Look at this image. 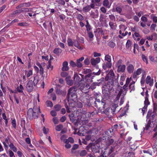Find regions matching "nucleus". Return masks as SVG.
<instances>
[{
    "label": "nucleus",
    "instance_id": "obj_1",
    "mask_svg": "<svg viewBox=\"0 0 157 157\" xmlns=\"http://www.w3.org/2000/svg\"><path fill=\"white\" fill-rule=\"evenodd\" d=\"M41 113L39 107L38 108L36 106H34L33 108L29 109L27 111V118L30 120H31L33 118L37 119L38 117L39 114Z\"/></svg>",
    "mask_w": 157,
    "mask_h": 157
},
{
    "label": "nucleus",
    "instance_id": "obj_2",
    "mask_svg": "<svg viewBox=\"0 0 157 157\" xmlns=\"http://www.w3.org/2000/svg\"><path fill=\"white\" fill-rule=\"evenodd\" d=\"M95 101L93 104L98 109H103L104 108V105L105 104V101L102 99L101 96L98 94L95 98Z\"/></svg>",
    "mask_w": 157,
    "mask_h": 157
},
{
    "label": "nucleus",
    "instance_id": "obj_3",
    "mask_svg": "<svg viewBox=\"0 0 157 157\" xmlns=\"http://www.w3.org/2000/svg\"><path fill=\"white\" fill-rule=\"evenodd\" d=\"M77 90V87L74 86L70 87L68 90L66 99L65 100V102L67 101V102L69 101L70 96L71 99L74 101L77 98L76 92Z\"/></svg>",
    "mask_w": 157,
    "mask_h": 157
},
{
    "label": "nucleus",
    "instance_id": "obj_4",
    "mask_svg": "<svg viewBox=\"0 0 157 157\" xmlns=\"http://www.w3.org/2000/svg\"><path fill=\"white\" fill-rule=\"evenodd\" d=\"M118 107L117 104H114L111 108H107L104 113L109 117H112L114 115L116 108Z\"/></svg>",
    "mask_w": 157,
    "mask_h": 157
},
{
    "label": "nucleus",
    "instance_id": "obj_5",
    "mask_svg": "<svg viewBox=\"0 0 157 157\" xmlns=\"http://www.w3.org/2000/svg\"><path fill=\"white\" fill-rule=\"evenodd\" d=\"M101 73V71L100 69L97 72H93L92 73H89L85 76V79H86V80L89 82L88 80H90V82H92V79L94 78V75H99Z\"/></svg>",
    "mask_w": 157,
    "mask_h": 157
},
{
    "label": "nucleus",
    "instance_id": "obj_6",
    "mask_svg": "<svg viewBox=\"0 0 157 157\" xmlns=\"http://www.w3.org/2000/svg\"><path fill=\"white\" fill-rule=\"evenodd\" d=\"M91 3L90 5H87L84 7L82 8V10L83 12L87 13L89 12L91 9H94L95 8V2L94 0H91Z\"/></svg>",
    "mask_w": 157,
    "mask_h": 157
},
{
    "label": "nucleus",
    "instance_id": "obj_7",
    "mask_svg": "<svg viewBox=\"0 0 157 157\" xmlns=\"http://www.w3.org/2000/svg\"><path fill=\"white\" fill-rule=\"evenodd\" d=\"M156 115V113L155 111H152V110H149L147 115V119H149L150 121L152 120L153 122L155 120V119Z\"/></svg>",
    "mask_w": 157,
    "mask_h": 157
},
{
    "label": "nucleus",
    "instance_id": "obj_8",
    "mask_svg": "<svg viewBox=\"0 0 157 157\" xmlns=\"http://www.w3.org/2000/svg\"><path fill=\"white\" fill-rule=\"evenodd\" d=\"M114 73L113 70H110L109 72L107 74L105 79L106 81H112L114 82Z\"/></svg>",
    "mask_w": 157,
    "mask_h": 157
},
{
    "label": "nucleus",
    "instance_id": "obj_9",
    "mask_svg": "<svg viewBox=\"0 0 157 157\" xmlns=\"http://www.w3.org/2000/svg\"><path fill=\"white\" fill-rule=\"evenodd\" d=\"M12 143L11 140L8 136L6 137L4 141L2 142V144L7 153H8L7 150L8 149V146Z\"/></svg>",
    "mask_w": 157,
    "mask_h": 157
},
{
    "label": "nucleus",
    "instance_id": "obj_10",
    "mask_svg": "<svg viewBox=\"0 0 157 157\" xmlns=\"http://www.w3.org/2000/svg\"><path fill=\"white\" fill-rule=\"evenodd\" d=\"M43 13L41 12H39L38 11L36 10V11H30L29 13H27V15L32 18L34 19L35 20L36 19V16L37 15H41L43 14Z\"/></svg>",
    "mask_w": 157,
    "mask_h": 157
},
{
    "label": "nucleus",
    "instance_id": "obj_11",
    "mask_svg": "<svg viewBox=\"0 0 157 157\" xmlns=\"http://www.w3.org/2000/svg\"><path fill=\"white\" fill-rule=\"evenodd\" d=\"M114 82L112 81H109L105 85L104 88L106 91H108L110 93L112 89H113V86Z\"/></svg>",
    "mask_w": 157,
    "mask_h": 157
},
{
    "label": "nucleus",
    "instance_id": "obj_12",
    "mask_svg": "<svg viewBox=\"0 0 157 157\" xmlns=\"http://www.w3.org/2000/svg\"><path fill=\"white\" fill-rule=\"evenodd\" d=\"M34 84L32 80H29L26 86L27 91L29 93L31 92L33 89Z\"/></svg>",
    "mask_w": 157,
    "mask_h": 157
},
{
    "label": "nucleus",
    "instance_id": "obj_13",
    "mask_svg": "<svg viewBox=\"0 0 157 157\" xmlns=\"http://www.w3.org/2000/svg\"><path fill=\"white\" fill-rule=\"evenodd\" d=\"M142 73V75L143 74H145V71L141 68H139L138 69L136 72H135L133 73L132 77L134 78H136L137 75H140L141 73Z\"/></svg>",
    "mask_w": 157,
    "mask_h": 157
},
{
    "label": "nucleus",
    "instance_id": "obj_14",
    "mask_svg": "<svg viewBox=\"0 0 157 157\" xmlns=\"http://www.w3.org/2000/svg\"><path fill=\"white\" fill-rule=\"evenodd\" d=\"M144 106L142 109L143 114H144L145 111L147 110V106L150 104V102L149 101L148 98L147 97V98H145V100L144 101Z\"/></svg>",
    "mask_w": 157,
    "mask_h": 157
},
{
    "label": "nucleus",
    "instance_id": "obj_15",
    "mask_svg": "<svg viewBox=\"0 0 157 157\" xmlns=\"http://www.w3.org/2000/svg\"><path fill=\"white\" fill-rule=\"evenodd\" d=\"M105 134L109 137H111L114 134V131L113 128H111L105 132Z\"/></svg>",
    "mask_w": 157,
    "mask_h": 157
},
{
    "label": "nucleus",
    "instance_id": "obj_16",
    "mask_svg": "<svg viewBox=\"0 0 157 157\" xmlns=\"http://www.w3.org/2000/svg\"><path fill=\"white\" fill-rule=\"evenodd\" d=\"M74 80L75 82V83H78L82 81V78H81L79 75L76 73H75L74 75Z\"/></svg>",
    "mask_w": 157,
    "mask_h": 157
},
{
    "label": "nucleus",
    "instance_id": "obj_17",
    "mask_svg": "<svg viewBox=\"0 0 157 157\" xmlns=\"http://www.w3.org/2000/svg\"><path fill=\"white\" fill-rule=\"evenodd\" d=\"M68 63L67 62L65 61L63 63V67L62 68V71H68L69 69V68L68 67Z\"/></svg>",
    "mask_w": 157,
    "mask_h": 157
},
{
    "label": "nucleus",
    "instance_id": "obj_18",
    "mask_svg": "<svg viewBox=\"0 0 157 157\" xmlns=\"http://www.w3.org/2000/svg\"><path fill=\"white\" fill-rule=\"evenodd\" d=\"M126 66L124 64L117 67V71L118 72H124L125 70Z\"/></svg>",
    "mask_w": 157,
    "mask_h": 157
},
{
    "label": "nucleus",
    "instance_id": "obj_19",
    "mask_svg": "<svg viewBox=\"0 0 157 157\" xmlns=\"http://www.w3.org/2000/svg\"><path fill=\"white\" fill-rule=\"evenodd\" d=\"M39 81V77L38 76H34L33 78V83L34 86H36L37 84Z\"/></svg>",
    "mask_w": 157,
    "mask_h": 157
},
{
    "label": "nucleus",
    "instance_id": "obj_20",
    "mask_svg": "<svg viewBox=\"0 0 157 157\" xmlns=\"http://www.w3.org/2000/svg\"><path fill=\"white\" fill-rule=\"evenodd\" d=\"M23 11L21 10H16L13 11L11 14V16L12 17L16 16L18 15V14Z\"/></svg>",
    "mask_w": 157,
    "mask_h": 157
},
{
    "label": "nucleus",
    "instance_id": "obj_21",
    "mask_svg": "<svg viewBox=\"0 0 157 157\" xmlns=\"http://www.w3.org/2000/svg\"><path fill=\"white\" fill-rule=\"evenodd\" d=\"M62 49L59 48H55L53 51V52L55 54L59 56L62 52Z\"/></svg>",
    "mask_w": 157,
    "mask_h": 157
},
{
    "label": "nucleus",
    "instance_id": "obj_22",
    "mask_svg": "<svg viewBox=\"0 0 157 157\" xmlns=\"http://www.w3.org/2000/svg\"><path fill=\"white\" fill-rule=\"evenodd\" d=\"M118 89L120 90H119V92L117 94L116 98L117 99H119L122 93V87L119 85L118 86Z\"/></svg>",
    "mask_w": 157,
    "mask_h": 157
},
{
    "label": "nucleus",
    "instance_id": "obj_23",
    "mask_svg": "<svg viewBox=\"0 0 157 157\" xmlns=\"http://www.w3.org/2000/svg\"><path fill=\"white\" fill-rule=\"evenodd\" d=\"M134 69V67L132 64H129L127 67V71L129 73H131L133 72Z\"/></svg>",
    "mask_w": 157,
    "mask_h": 157
},
{
    "label": "nucleus",
    "instance_id": "obj_24",
    "mask_svg": "<svg viewBox=\"0 0 157 157\" xmlns=\"http://www.w3.org/2000/svg\"><path fill=\"white\" fill-rule=\"evenodd\" d=\"M103 5L108 8H110L111 5H109V1L108 0H104L103 2Z\"/></svg>",
    "mask_w": 157,
    "mask_h": 157
},
{
    "label": "nucleus",
    "instance_id": "obj_25",
    "mask_svg": "<svg viewBox=\"0 0 157 157\" xmlns=\"http://www.w3.org/2000/svg\"><path fill=\"white\" fill-rule=\"evenodd\" d=\"M114 143V140L112 138H109L106 141V144L108 146H110L112 145Z\"/></svg>",
    "mask_w": 157,
    "mask_h": 157
},
{
    "label": "nucleus",
    "instance_id": "obj_26",
    "mask_svg": "<svg viewBox=\"0 0 157 157\" xmlns=\"http://www.w3.org/2000/svg\"><path fill=\"white\" fill-rule=\"evenodd\" d=\"M132 42L129 40H128L126 44V47L127 49H131L132 45Z\"/></svg>",
    "mask_w": 157,
    "mask_h": 157
},
{
    "label": "nucleus",
    "instance_id": "obj_27",
    "mask_svg": "<svg viewBox=\"0 0 157 157\" xmlns=\"http://www.w3.org/2000/svg\"><path fill=\"white\" fill-rule=\"evenodd\" d=\"M90 16L93 18L94 19L97 18L98 17V11L96 13L94 12H91Z\"/></svg>",
    "mask_w": 157,
    "mask_h": 157
},
{
    "label": "nucleus",
    "instance_id": "obj_28",
    "mask_svg": "<svg viewBox=\"0 0 157 157\" xmlns=\"http://www.w3.org/2000/svg\"><path fill=\"white\" fill-rule=\"evenodd\" d=\"M69 77H67L66 78V80L67 81V84L69 86H71L73 84V81L72 80H69Z\"/></svg>",
    "mask_w": 157,
    "mask_h": 157
},
{
    "label": "nucleus",
    "instance_id": "obj_29",
    "mask_svg": "<svg viewBox=\"0 0 157 157\" xmlns=\"http://www.w3.org/2000/svg\"><path fill=\"white\" fill-rule=\"evenodd\" d=\"M86 29L87 31H89L91 29V26H90V25L89 24L88 20H86Z\"/></svg>",
    "mask_w": 157,
    "mask_h": 157
},
{
    "label": "nucleus",
    "instance_id": "obj_30",
    "mask_svg": "<svg viewBox=\"0 0 157 157\" xmlns=\"http://www.w3.org/2000/svg\"><path fill=\"white\" fill-rule=\"evenodd\" d=\"M82 81L78 82V87L81 90H83L85 87V84L84 83L81 82Z\"/></svg>",
    "mask_w": 157,
    "mask_h": 157
},
{
    "label": "nucleus",
    "instance_id": "obj_31",
    "mask_svg": "<svg viewBox=\"0 0 157 157\" xmlns=\"http://www.w3.org/2000/svg\"><path fill=\"white\" fill-rule=\"evenodd\" d=\"M151 77L150 76H147L146 79V82L147 84H149V85L150 86L152 85L153 83V82L152 83L151 82Z\"/></svg>",
    "mask_w": 157,
    "mask_h": 157
},
{
    "label": "nucleus",
    "instance_id": "obj_32",
    "mask_svg": "<svg viewBox=\"0 0 157 157\" xmlns=\"http://www.w3.org/2000/svg\"><path fill=\"white\" fill-rule=\"evenodd\" d=\"M69 117L70 118V121L72 122H74L75 121V115L74 114L72 113H71L69 115Z\"/></svg>",
    "mask_w": 157,
    "mask_h": 157
},
{
    "label": "nucleus",
    "instance_id": "obj_33",
    "mask_svg": "<svg viewBox=\"0 0 157 157\" xmlns=\"http://www.w3.org/2000/svg\"><path fill=\"white\" fill-rule=\"evenodd\" d=\"M17 90L19 93H23V87L22 85L20 84L19 86L17 88Z\"/></svg>",
    "mask_w": 157,
    "mask_h": 157
},
{
    "label": "nucleus",
    "instance_id": "obj_34",
    "mask_svg": "<svg viewBox=\"0 0 157 157\" xmlns=\"http://www.w3.org/2000/svg\"><path fill=\"white\" fill-rule=\"evenodd\" d=\"M17 25L20 26H28L29 24L26 22H22L18 23Z\"/></svg>",
    "mask_w": 157,
    "mask_h": 157
},
{
    "label": "nucleus",
    "instance_id": "obj_35",
    "mask_svg": "<svg viewBox=\"0 0 157 157\" xmlns=\"http://www.w3.org/2000/svg\"><path fill=\"white\" fill-rule=\"evenodd\" d=\"M134 84V83H130V84L129 85V88L131 90L130 92H131V91L132 90L134 91L135 90V88Z\"/></svg>",
    "mask_w": 157,
    "mask_h": 157
},
{
    "label": "nucleus",
    "instance_id": "obj_36",
    "mask_svg": "<svg viewBox=\"0 0 157 157\" xmlns=\"http://www.w3.org/2000/svg\"><path fill=\"white\" fill-rule=\"evenodd\" d=\"M68 45L69 46H72L73 45V42L72 39L70 38H68L67 40Z\"/></svg>",
    "mask_w": 157,
    "mask_h": 157
},
{
    "label": "nucleus",
    "instance_id": "obj_37",
    "mask_svg": "<svg viewBox=\"0 0 157 157\" xmlns=\"http://www.w3.org/2000/svg\"><path fill=\"white\" fill-rule=\"evenodd\" d=\"M25 121L24 119H21V126L22 128L25 127Z\"/></svg>",
    "mask_w": 157,
    "mask_h": 157
},
{
    "label": "nucleus",
    "instance_id": "obj_38",
    "mask_svg": "<svg viewBox=\"0 0 157 157\" xmlns=\"http://www.w3.org/2000/svg\"><path fill=\"white\" fill-rule=\"evenodd\" d=\"M63 128V125L62 124H60L56 126V130L57 131H59L61 130Z\"/></svg>",
    "mask_w": 157,
    "mask_h": 157
},
{
    "label": "nucleus",
    "instance_id": "obj_39",
    "mask_svg": "<svg viewBox=\"0 0 157 157\" xmlns=\"http://www.w3.org/2000/svg\"><path fill=\"white\" fill-rule=\"evenodd\" d=\"M119 29L121 30L122 31L124 32L126 30L127 28L124 25H121L119 26Z\"/></svg>",
    "mask_w": 157,
    "mask_h": 157
},
{
    "label": "nucleus",
    "instance_id": "obj_40",
    "mask_svg": "<svg viewBox=\"0 0 157 157\" xmlns=\"http://www.w3.org/2000/svg\"><path fill=\"white\" fill-rule=\"evenodd\" d=\"M87 152L85 150H82L79 153V155L81 156H84L87 154Z\"/></svg>",
    "mask_w": 157,
    "mask_h": 157
},
{
    "label": "nucleus",
    "instance_id": "obj_41",
    "mask_svg": "<svg viewBox=\"0 0 157 157\" xmlns=\"http://www.w3.org/2000/svg\"><path fill=\"white\" fill-rule=\"evenodd\" d=\"M56 92L57 95H60L62 94L63 92L60 89L57 88L56 90Z\"/></svg>",
    "mask_w": 157,
    "mask_h": 157
},
{
    "label": "nucleus",
    "instance_id": "obj_42",
    "mask_svg": "<svg viewBox=\"0 0 157 157\" xmlns=\"http://www.w3.org/2000/svg\"><path fill=\"white\" fill-rule=\"evenodd\" d=\"M46 104L48 107H52L53 106V104L52 101H47L46 102Z\"/></svg>",
    "mask_w": 157,
    "mask_h": 157
},
{
    "label": "nucleus",
    "instance_id": "obj_43",
    "mask_svg": "<svg viewBox=\"0 0 157 157\" xmlns=\"http://www.w3.org/2000/svg\"><path fill=\"white\" fill-rule=\"evenodd\" d=\"M105 60L107 62H111V56L108 55H106L105 56Z\"/></svg>",
    "mask_w": 157,
    "mask_h": 157
},
{
    "label": "nucleus",
    "instance_id": "obj_44",
    "mask_svg": "<svg viewBox=\"0 0 157 157\" xmlns=\"http://www.w3.org/2000/svg\"><path fill=\"white\" fill-rule=\"evenodd\" d=\"M54 107L56 111H59L60 110L61 108V106L57 104Z\"/></svg>",
    "mask_w": 157,
    "mask_h": 157
},
{
    "label": "nucleus",
    "instance_id": "obj_45",
    "mask_svg": "<svg viewBox=\"0 0 157 157\" xmlns=\"http://www.w3.org/2000/svg\"><path fill=\"white\" fill-rule=\"evenodd\" d=\"M151 121L150 120H149L147 124L145 125V129L146 130H147L150 127H151Z\"/></svg>",
    "mask_w": 157,
    "mask_h": 157
},
{
    "label": "nucleus",
    "instance_id": "obj_46",
    "mask_svg": "<svg viewBox=\"0 0 157 157\" xmlns=\"http://www.w3.org/2000/svg\"><path fill=\"white\" fill-rule=\"evenodd\" d=\"M108 44L109 47L112 48H113L115 45V43L112 41L109 42L108 43Z\"/></svg>",
    "mask_w": 157,
    "mask_h": 157
},
{
    "label": "nucleus",
    "instance_id": "obj_47",
    "mask_svg": "<svg viewBox=\"0 0 157 157\" xmlns=\"http://www.w3.org/2000/svg\"><path fill=\"white\" fill-rule=\"evenodd\" d=\"M156 26V24H151L150 28L152 32H154L155 30V28Z\"/></svg>",
    "mask_w": 157,
    "mask_h": 157
},
{
    "label": "nucleus",
    "instance_id": "obj_48",
    "mask_svg": "<svg viewBox=\"0 0 157 157\" xmlns=\"http://www.w3.org/2000/svg\"><path fill=\"white\" fill-rule=\"evenodd\" d=\"M142 58L143 60L147 64L148 63V61L147 57L144 54H142Z\"/></svg>",
    "mask_w": 157,
    "mask_h": 157
},
{
    "label": "nucleus",
    "instance_id": "obj_49",
    "mask_svg": "<svg viewBox=\"0 0 157 157\" xmlns=\"http://www.w3.org/2000/svg\"><path fill=\"white\" fill-rule=\"evenodd\" d=\"M109 17L110 20L113 21H115L116 20L115 16L113 14H111L109 15Z\"/></svg>",
    "mask_w": 157,
    "mask_h": 157
},
{
    "label": "nucleus",
    "instance_id": "obj_50",
    "mask_svg": "<svg viewBox=\"0 0 157 157\" xmlns=\"http://www.w3.org/2000/svg\"><path fill=\"white\" fill-rule=\"evenodd\" d=\"M116 11L117 12L121 14V13L122 12V9L120 6L117 7L116 8Z\"/></svg>",
    "mask_w": 157,
    "mask_h": 157
},
{
    "label": "nucleus",
    "instance_id": "obj_51",
    "mask_svg": "<svg viewBox=\"0 0 157 157\" xmlns=\"http://www.w3.org/2000/svg\"><path fill=\"white\" fill-rule=\"evenodd\" d=\"M87 33L90 38H92L94 37V36L92 32L90 31H88L87 32Z\"/></svg>",
    "mask_w": 157,
    "mask_h": 157
},
{
    "label": "nucleus",
    "instance_id": "obj_52",
    "mask_svg": "<svg viewBox=\"0 0 157 157\" xmlns=\"http://www.w3.org/2000/svg\"><path fill=\"white\" fill-rule=\"evenodd\" d=\"M145 74L142 75V77L141 78L140 81L141 84H144V83L145 78Z\"/></svg>",
    "mask_w": 157,
    "mask_h": 157
},
{
    "label": "nucleus",
    "instance_id": "obj_53",
    "mask_svg": "<svg viewBox=\"0 0 157 157\" xmlns=\"http://www.w3.org/2000/svg\"><path fill=\"white\" fill-rule=\"evenodd\" d=\"M77 18L80 21H82L84 19L83 17L80 14H78L77 15Z\"/></svg>",
    "mask_w": 157,
    "mask_h": 157
},
{
    "label": "nucleus",
    "instance_id": "obj_54",
    "mask_svg": "<svg viewBox=\"0 0 157 157\" xmlns=\"http://www.w3.org/2000/svg\"><path fill=\"white\" fill-rule=\"evenodd\" d=\"M82 66V64L81 62H80L77 60L76 63V67H78L80 68Z\"/></svg>",
    "mask_w": 157,
    "mask_h": 157
},
{
    "label": "nucleus",
    "instance_id": "obj_55",
    "mask_svg": "<svg viewBox=\"0 0 157 157\" xmlns=\"http://www.w3.org/2000/svg\"><path fill=\"white\" fill-rule=\"evenodd\" d=\"M7 152L8 153H9V156L10 157H15L14 153L11 150H9L8 151H7Z\"/></svg>",
    "mask_w": 157,
    "mask_h": 157
},
{
    "label": "nucleus",
    "instance_id": "obj_56",
    "mask_svg": "<svg viewBox=\"0 0 157 157\" xmlns=\"http://www.w3.org/2000/svg\"><path fill=\"white\" fill-rule=\"evenodd\" d=\"M91 70L89 69H84V71L83 72V73L85 74H87L89 73H91Z\"/></svg>",
    "mask_w": 157,
    "mask_h": 157
},
{
    "label": "nucleus",
    "instance_id": "obj_57",
    "mask_svg": "<svg viewBox=\"0 0 157 157\" xmlns=\"http://www.w3.org/2000/svg\"><path fill=\"white\" fill-rule=\"evenodd\" d=\"M109 25L111 28L112 29H114L115 28L114 25V23L112 22H109Z\"/></svg>",
    "mask_w": 157,
    "mask_h": 157
},
{
    "label": "nucleus",
    "instance_id": "obj_58",
    "mask_svg": "<svg viewBox=\"0 0 157 157\" xmlns=\"http://www.w3.org/2000/svg\"><path fill=\"white\" fill-rule=\"evenodd\" d=\"M90 62L92 65H95L97 63H96V60L94 58H92L90 60Z\"/></svg>",
    "mask_w": 157,
    "mask_h": 157
},
{
    "label": "nucleus",
    "instance_id": "obj_59",
    "mask_svg": "<svg viewBox=\"0 0 157 157\" xmlns=\"http://www.w3.org/2000/svg\"><path fill=\"white\" fill-rule=\"evenodd\" d=\"M56 2H57V3L59 4H60L62 5H64L65 2L63 0H59L58 1H57Z\"/></svg>",
    "mask_w": 157,
    "mask_h": 157
},
{
    "label": "nucleus",
    "instance_id": "obj_60",
    "mask_svg": "<svg viewBox=\"0 0 157 157\" xmlns=\"http://www.w3.org/2000/svg\"><path fill=\"white\" fill-rule=\"evenodd\" d=\"M33 75V70H30L28 72L27 75V78H29L31 76Z\"/></svg>",
    "mask_w": 157,
    "mask_h": 157
},
{
    "label": "nucleus",
    "instance_id": "obj_61",
    "mask_svg": "<svg viewBox=\"0 0 157 157\" xmlns=\"http://www.w3.org/2000/svg\"><path fill=\"white\" fill-rule=\"evenodd\" d=\"M22 136H26L27 134V132L26 130L25 127V128H22Z\"/></svg>",
    "mask_w": 157,
    "mask_h": 157
},
{
    "label": "nucleus",
    "instance_id": "obj_62",
    "mask_svg": "<svg viewBox=\"0 0 157 157\" xmlns=\"http://www.w3.org/2000/svg\"><path fill=\"white\" fill-rule=\"evenodd\" d=\"M68 75V73L67 72H62L61 73V75L62 77H65L67 76Z\"/></svg>",
    "mask_w": 157,
    "mask_h": 157
},
{
    "label": "nucleus",
    "instance_id": "obj_63",
    "mask_svg": "<svg viewBox=\"0 0 157 157\" xmlns=\"http://www.w3.org/2000/svg\"><path fill=\"white\" fill-rule=\"evenodd\" d=\"M70 65L72 67H76V63L73 61L71 60L70 62Z\"/></svg>",
    "mask_w": 157,
    "mask_h": 157
},
{
    "label": "nucleus",
    "instance_id": "obj_64",
    "mask_svg": "<svg viewBox=\"0 0 157 157\" xmlns=\"http://www.w3.org/2000/svg\"><path fill=\"white\" fill-rule=\"evenodd\" d=\"M11 123H12L13 126L14 128H15L16 127V120L15 119H14V120H12L11 121Z\"/></svg>",
    "mask_w": 157,
    "mask_h": 157
}]
</instances>
